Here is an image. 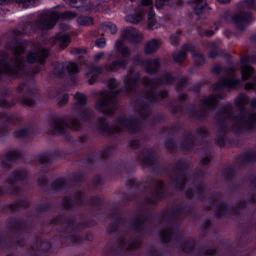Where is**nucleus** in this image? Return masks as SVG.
Segmentation results:
<instances>
[{
	"mask_svg": "<svg viewBox=\"0 0 256 256\" xmlns=\"http://www.w3.org/2000/svg\"><path fill=\"white\" fill-rule=\"evenodd\" d=\"M12 50L14 56L10 61L6 62L3 60L0 61V74L4 72L18 76L23 71L22 62L20 55L24 52V47L22 44L18 42L15 44Z\"/></svg>",
	"mask_w": 256,
	"mask_h": 256,
	"instance_id": "nucleus-1",
	"label": "nucleus"
},
{
	"mask_svg": "<svg viewBox=\"0 0 256 256\" xmlns=\"http://www.w3.org/2000/svg\"><path fill=\"white\" fill-rule=\"evenodd\" d=\"M114 46L116 52L121 54V56L124 58V60L114 62L112 65L107 66L106 70L111 72L116 71L120 68H124L129 58L130 50L127 47L125 46L123 41L117 40Z\"/></svg>",
	"mask_w": 256,
	"mask_h": 256,
	"instance_id": "nucleus-2",
	"label": "nucleus"
},
{
	"mask_svg": "<svg viewBox=\"0 0 256 256\" xmlns=\"http://www.w3.org/2000/svg\"><path fill=\"white\" fill-rule=\"evenodd\" d=\"M116 94L114 91L104 92L102 98L98 100L96 104V108L106 114L112 113L114 110L110 106V104L114 102Z\"/></svg>",
	"mask_w": 256,
	"mask_h": 256,
	"instance_id": "nucleus-3",
	"label": "nucleus"
},
{
	"mask_svg": "<svg viewBox=\"0 0 256 256\" xmlns=\"http://www.w3.org/2000/svg\"><path fill=\"white\" fill-rule=\"evenodd\" d=\"M59 16L57 13L47 11L40 16L38 27L43 30L50 29L54 27Z\"/></svg>",
	"mask_w": 256,
	"mask_h": 256,
	"instance_id": "nucleus-4",
	"label": "nucleus"
},
{
	"mask_svg": "<svg viewBox=\"0 0 256 256\" xmlns=\"http://www.w3.org/2000/svg\"><path fill=\"white\" fill-rule=\"evenodd\" d=\"M250 20L251 15L250 14L242 12L236 14L232 18L234 23L241 30L248 24Z\"/></svg>",
	"mask_w": 256,
	"mask_h": 256,
	"instance_id": "nucleus-5",
	"label": "nucleus"
},
{
	"mask_svg": "<svg viewBox=\"0 0 256 256\" xmlns=\"http://www.w3.org/2000/svg\"><path fill=\"white\" fill-rule=\"evenodd\" d=\"M122 38L132 42H138L142 39V35L138 30L132 28L124 29L122 33Z\"/></svg>",
	"mask_w": 256,
	"mask_h": 256,
	"instance_id": "nucleus-6",
	"label": "nucleus"
},
{
	"mask_svg": "<svg viewBox=\"0 0 256 256\" xmlns=\"http://www.w3.org/2000/svg\"><path fill=\"white\" fill-rule=\"evenodd\" d=\"M47 55L48 51L46 50H43L38 52L34 50L28 54L26 62H37L42 64Z\"/></svg>",
	"mask_w": 256,
	"mask_h": 256,
	"instance_id": "nucleus-7",
	"label": "nucleus"
},
{
	"mask_svg": "<svg viewBox=\"0 0 256 256\" xmlns=\"http://www.w3.org/2000/svg\"><path fill=\"white\" fill-rule=\"evenodd\" d=\"M146 12V10L142 6H138L136 9L135 13L126 16V20L128 22L138 24L143 20L144 15Z\"/></svg>",
	"mask_w": 256,
	"mask_h": 256,
	"instance_id": "nucleus-8",
	"label": "nucleus"
},
{
	"mask_svg": "<svg viewBox=\"0 0 256 256\" xmlns=\"http://www.w3.org/2000/svg\"><path fill=\"white\" fill-rule=\"evenodd\" d=\"M237 122L250 128L256 124V114H253L248 118L240 116L236 118Z\"/></svg>",
	"mask_w": 256,
	"mask_h": 256,
	"instance_id": "nucleus-9",
	"label": "nucleus"
},
{
	"mask_svg": "<svg viewBox=\"0 0 256 256\" xmlns=\"http://www.w3.org/2000/svg\"><path fill=\"white\" fill-rule=\"evenodd\" d=\"M116 128L113 130L112 132H117L121 129L126 128L130 132H132L131 129L135 128V126L130 122L124 118H120L117 120Z\"/></svg>",
	"mask_w": 256,
	"mask_h": 256,
	"instance_id": "nucleus-10",
	"label": "nucleus"
},
{
	"mask_svg": "<svg viewBox=\"0 0 256 256\" xmlns=\"http://www.w3.org/2000/svg\"><path fill=\"white\" fill-rule=\"evenodd\" d=\"M138 78L139 76L138 74H135L133 78L132 73L129 72L127 78L124 80V83L126 88L129 90L132 89L136 86V80Z\"/></svg>",
	"mask_w": 256,
	"mask_h": 256,
	"instance_id": "nucleus-11",
	"label": "nucleus"
},
{
	"mask_svg": "<svg viewBox=\"0 0 256 256\" xmlns=\"http://www.w3.org/2000/svg\"><path fill=\"white\" fill-rule=\"evenodd\" d=\"M160 44V40L156 39L148 42L144 47L145 52L150 54L156 52L158 49Z\"/></svg>",
	"mask_w": 256,
	"mask_h": 256,
	"instance_id": "nucleus-12",
	"label": "nucleus"
},
{
	"mask_svg": "<svg viewBox=\"0 0 256 256\" xmlns=\"http://www.w3.org/2000/svg\"><path fill=\"white\" fill-rule=\"evenodd\" d=\"M36 0H0V4L3 5L16 2L22 6L26 8L33 6Z\"/></svg>",
	"mask_w": 256,
	"mask_h": 256,
	"instance_id": "nucleus-13",
	"label": "nucleus"
},
{
	"mask_svg": "<svg viewBox=\"0 0 256 256\" xmlns=\"http://www.w3.org/2000/svg\"><path fill=\"white\" fill-rule=\"evenodd\" d=\"M102 69L100 67H94L86 74V77L89 78V82L92 84L97 78L98 75L101 72Z\"/></svg>",
	"mask_w": 256,
	"mask_h": 256,
	"instance_id": "nucleus-14",
	"label": "nucleus"
},
{
	"mask_svg": "<svg viewBox=\"0 0 256 256\" xmlns=\"http://www.w3.org/2000/svg\"><path fill=\"white\" fill-rule=\"evenodd\" d=\"M26 175V172L24 170H18L14 172L6 180L8 184H13L16 181L22 179Z\"/></svg>",
	"mask_w": 256,
	"mask_h": 256,
	"instance_id": "nucleus-15",
	"label": "nucleus"
},
{
	"mask_svg": "<svg viewBox=\"0 0 256 256\" xmlns=\"http://www.w3.org/2000/svg\"><path fill=\"white\" fill-rule=\"evenodd\" d=\"M18 158L16 152H10L6 154L5 160H3L2 162V166L4 169L6 170V168L10 166V163L12 160H14Z\"/></svg>",
	"mask_w": 256,
	"mask_h": 256,
	"instance_id": "nucleus-16",
	"label": "nucleus"
},
{
	"mask_svg": "<svg viewBox=\"0 0 256 256\" xmlns=\"http://www.w3.org/2000/svg\"><path fill=\"white\" fill-rule=\"evenodd\" d=\"M70 42V38L66 34L59 35L57 36L56 42L61 48H64Z\"/></svg>",
	"mask_w": 256,
	"mask_h": 256,
	"instance_id": "nucleus-17",
	"label": "nucleus"
},
{
	"mask_svg": "<svg viewBox=\"0 0 256 256\" xmlns=\"http://www.w3.org/2000/svg\"><path fill=\"white\" fill-rule=\"evenodd\" d=\"M254 69L248 66H244L241 68L242 78L246 80L254 74Z\"/></svg>",
	"mask_w": 256,
	"mask_h": 256,
	"instance_id": "nucleus-18",
	"label": "nucleus"
},
{
	"mask_svg": "<svg viewBox=\"0 0 256 256\" xmlns=\"http://www.w3.org/2000/svg\"><path fill=\"white\" fill-rule=\"evenodd\" d=\"M101 28L104 31L112 34H115L117 32V28L115 24L110 22H106L101 24Z\"/></svg>",
	"mask_w": 256,
	"mask_h": 256,
	"instance_id": "nucleus-19",
	"label": "nucleus"
},
{
	"mask_svg": "<svg viewBox=\"0 0 256 256\" xmlns=\"http://www.w3.org/2000/svg\"><path fill=\"white\" fill-rule=\"evenodd\" d=\"M158 60H150L146 64V70L148 73H152L156 70L158 66Z\"/></svg>",
	"mask_w": 256,
	"mask_h": 256,
	"instance_id": "nucleus-20",
	"label": "nucleus"
},
{
	"mask_svg": "<svg viewBox=\"0 0 256 256\" xmlns=\"http://www.w3.org/2000/svg\"><path fill=\"white\" fill-rule=\"evenodd\" d=\"M77 21L79 24L83 26H90L92 24V19L88 16H80Z\"/></svg>",
	"mask_w": 256,
	"mask_h": 256,
	"instance_id": "nucleus-21",
	"label": "nucleus"
},
{
	"mask_svg": "<svg viewBox=\"0 0 256 256\" xmlns=\"http://www.w3.org/2000/svg\"><path fill=\"white\" fill-rule=\"evenodd\" d=\"M76 99V104L78 106H83L86 102V98L82 94L76 93L74 95Z\"/></svg>",
	"mask_w": 256,
	"mask_h": 256,
	"instance_id": "nucleus-22",
	"label": "nucleus"
},
{
	"mask_svg": "<svg viewBox=\"0 0 256 256\" xmlns=\"http://www.w3.org/2000/svg\"><path fill=\"white\" fill-rule=\"evenodd\" d=\"M217 102V98L215 96H212L204 100L202 102V104L205 106H210L214 105Z\"/></svg>",
	"mask_w": 256,
	"mask_h": 256,
	"instance_id": "nucleus-23",
	"label": "nucleus"
},
{
	"mask_svg": "<svg viewBox=\"0 0 256 256\" xmlns=\"http://www.w3.org/2000/svg\"><path fill=\"white\" fill-rule=\"evenodd\" d=\"M239 81L238 80H232L231 78H228V79L223 80L222 86H228V88H233L236 84Z\"/></svg>",
	"mask_w": 256,
	"mask_h": 256,
	"instance_id": "nucleus-24",
	"label": "nucleus"
},
{
	"mask_svg": "<svg viewBox=\"0 0 256 256\" xmlns=\"http://www.w3.org/2000/svg\"><path fill=\"white\" fill-rule=\"evenodd\" d=\"M66 68L70 74L75 73L78 70V66L76 64L72 62H68L66 64Z\"/></svg>",
	"mask_w": 256,
	"mask_h": 256,
	"instance_id": "nucleus-25",
	"label": "nucleus"
},
{
	"mask_svg": "<svg viewBox=\"0 0 256 256\" xmlns=\"http://www.w3.org/2000/svg\"><path fill=\"white\" fill-rule=\"evenodd\" d=\"M68 126L63 120H58L56 123L55 129L58 132H63L64 127Z\"/></svg>",
	"mask_w": 256,
	"mask_h": 256,
	"instance_id": "nucleus-26",
	"label": "nucleus"
},
{
	"mask_svg": "<svg viewBox=\"0 0 256 256\" xmlns=\"http://www.w3.org/2000/svg\"><path fill=\"white\" fill-rule=\"evenodd\" d=\"M247 102V99L244 96H238L235 100V104L238 107H241Z\"/></svg>",
	"mask_w": 256,
	"mask_h": 256,
	"instance_id": "nucleus-27",
	"label": "nucleus"
},
{
	"mask_svg": "<svg viewBox=\"0 0 256 256\" xmlns=\"http://www.w3.org/2000/svg\"><path fill=\"white\" fill-rule=\"evenodd\" d=\"M173 56L174 60L178 62H182L186 58V54L184 52H175Z\"/></svg>",
	"mask_w": 256,
	"mask_h": 256,
	"instance_id": "nucleus-28",
	"label": "nucleus"
},
{
	"mask_svg": "<svg viewBox=\"0 0 256 256\" xmlns=\"http://www.w3.org/2000/svg\"><path fill=\"white\" fill-rule=\"evenodd\" d=\"M170 0H155L156 7L158 9H160L162 6L168 4Z\"/></svg>",
	"mask_w": 256,
	"mask_h": 256,
	"instance_id": "nucleus-29",
	"label": "nucleus"
},
{
	"mask_svg": "<svg viewBox=\"0 0 256 256\" xmlns=\"http://www.w3.org/2000/svg\"><path fill=\"white\" fill-rule=\"evenodd\" d=\"M194 2L198 4L197 7L195 8L194 10L196 14H199V12H201L203 8V2L204 0H194Z\"/></svg>",
	"mask_w": 256,
	"mask_h": 256,
	"instance_id": "nucleus-30",
	"label": "nucleus"
},
{
	"mask_svg": "<svg viewBox=\"0 0 256 256\" xmlns=\"http://www.w3.org/2000/svg\"><path fill=\"white\" fill-rule=\"evenodd\" d=\"M28 131L25 129H22L14 132V136L16 138L24 137L27 134Z\"/></svg>",
	"mask_w": 256,
	"mask_h": 256,
	"instance_id": "nucleus-31",
	"label": "nucleus"
},
{
	"mask_svg": "<svg viewBox=\"0 0 256 256\" xmlns=\"http://www.w3.org/2000/svg\"><path fill=\"white\" fill-rule=\"evenodd\" d=\"M159 24L156 22L155 20H150L148 22V27L149 28L154 30L158 28Z\"/></svg>",
	"mask_w": 256,
	"mask_h": 256,
	"instance_id": "nucleus-32",
	"label": "nucleus"
},
{
	"mask_svg": "<svg viewBox=\"0 0 256 256\" xmlns=\"http://www.w3.org/2000/svg\"><path fill=\"white\" fill-rule=\"evenodd\" d=\"M192 58L197 64H200L204 62V58L200 54H194Z\"/></svg>",
	"mask_w": 256,
	"mask_h": 256,
	"instance_id": "nucleus-33",
	"label": "nucleus"
},
{
	"mask_svg": "<svg viewBox=\"0 0 256 256\" xmlns=\"http://www.w3.org/2000/svg\"><path fill=\"white\" fill-rule=\"evenodd\" d=\"M68 100V96L67 94H64L62 97L58 98V104L62 106L65 104Z\"/></svg>",
	"mask_w": 256,
	"mask_h": 256,
	"instance_id": "nucleus-34",
	"label": "nucleus"
},
{
	"mask_svg": "<svg viewBox=\"0 0 256 256\" xmlns=\"http://www.w3.org/2000/svg\"><path fill=\"white\" fill-rule=\"evenodd\" d=\"M96 45L98 48H103L106 45V41L104 38L98 39L96 42Z\"/></svg>",
	"mask_w": 256,
	"mask_h": 256,
	"instance_id": "nucleus-35",
	"label": "nucleus"
},
{
	"mask_svg": "<svg viewBox=\"0 0 256 256\" xmlns=\"http://www.w3.org/2000/svg\"><path fill=\"white\" fill-rule=\"evenodd\" d=\"M170 231H166L162 234L161 238L164 241H167L170 239Z\"/></svg>",
	"mask_w": 256,
	"mask_h": 256,
	"instance_id": "nucleus-36",
	"label": "nucleus"
},
{
	"mask_svg": "<svg viewBox=\"0 0 256 256\" xmlns=\"http://www.w3.org/2000/svg\"><path fill=\"white\" fill-rule=\"evenodd\" d=\"M66 2H68L69 4L72 7H78L79 6L76 5V3H78V2H80L82 0H64Z\"/></svg>",
	"mask_w": 256,
	"mask_h": 256,
	"instance_id": "nucleus-37",
	"label": "nucleus"
},
{
	"mask_svg": "<svg viewBox=\"0 0 256 256\" xmlns=\"http://www.w3.org/2000/svg\"><path fill=\"white\" fill-rule=\"evenodd\" d=\"M142 6H142L144 9V6H152V2L151 0H142Z\"/></svg>",
	"mask_w": 256,
	"mask_h": 256,
	"instance_id": "nucleus-38",
	"label": "nucleus"
},
{
	"mask_svg": "<svg viewBox=\"0 0 256 256\" xmlns=\"http://www.w3.org/2000/svg\"><path fill=\"white\" fill-rule=\"evenodd\" d=\"M245 88L248 90L252 89L256 90V84L253 82L247 83L245 86Z\"/></svg>",
	"mask_w": 256,
	"mask_h": 256,
	"instance_id": "nucleus-39",
	"label": "nucleus"
},
{
	"mask_svg": "<svg viewBox=\"0 0 256 256\" xmlns=\"http://www.w3.org/2000/svg\"><path fill=\"white\" fill-rule=\"evenodd\" d=\"M64 15L66 18H73L76 16V14L72 12H70V11H67V12H65L64 13Z\"/></svg>",
	"mask_w": 256,
	"mask_h": 256,
	"instance_id": "nucleus-40",
	"label": "nucleus"
},
{
	"mask_svg": "<svg viewBox=\"0 0 256 256\" xmlns=\"http://www.w3.org/2000/svg\"><path fill=\"white\" fill-rule=\"evenodd\" d=\"M72 52L75 54H83L86 52V50L84 49L76 48L72 50Z\"/></svg>",
	"mask_w": 256,
	"mask_h": 256,
	"instance_id": "nucleus-41",
	"label": "nucleus"
},
{
	"mask_svg": "<svg viewBox=\"0 0 256 256\" xmlns=\"http://www.w3.org/2000/svg\"><path fill=\"white\" fill-rule=\"evenodd\" d=\"M78 125H79V124H78V122H77V120H73L72 122L71 127L72 128H73L75 130H78Z\"/></svg>",
	"mask_w": 256,
	"mask_h": 256,
	"instance_id": "nucleus-42",
	"label": "nucleus"
},
{
	"mask_svg": "<svg viewBox=\"0 0 256 256\" xmlns=\"http://www.w3.org/2000/svg\"><path fill=\"white\" fill-rule=\"evenodd\" d=\"M178 40V38L175 35H172L170 38V43L172 44H176Z\"/></svg>",
	"mask_w": 256,
	"mask_h": 256,
	"instance_id": "nucleus-43",
	"label": "nucleus"
},
{
	"mask_svg": "<svg viewBox=\"0 0 256 256\" xmlns=\"http://www.w3.org/2000/svg\"><path fill=\"white\" fill-rule=\"evenodd\" d=\"M104 56V53L103 52H100L98 54H97L94 56V60L95 61H98L100 59H101Z\"/></svg>",
	"mask_w": 256,
	"mask_h": 256,
	"instance_id": "nucleus-44",
	"label": "nucleus"
},
{
	"mask_svg": "<svg viewBox=\"0 0 256 256\" xmlns=\"http://www.w3.org/2000/svg\"><path fill=\"white\" fill-rule=\"evenodd\" d=\"M172 78L170 76V74H168L166 77V80L164 82H162L164 84H169L171 82Z\"/></svg>",
	"mask_w": 256,
	"mask_h": 256,
	"instance_id": "nucleus-45",
	"label": "nucleus"
},
{
	"mask_svg": "<svg viewBox=\"0 0 256 256\" xmlns=\"http://www.w3.org/2000/svg\"><path fill=\"white\" fill-rule=\"evenodd\" d=\"M221 70V68L220 66H216L212 69V72L216 74H218Z\"/></svg>",
	"mask_w": 256,
	"mask_h": 256,
	"instance_id": "nucleus-46",
	"label": "nucleus"
},
{
	"mask_svg": "<svg viewBox=\"0 0 256 256\" xmlns=\"http://www.w3.org/2000/svg\"><path fill=\"white\" fill-rule=\"evenodd\" d=\"M89 112L87 110H84L83 112V115H80L79 118L81 120H86L87 116Z\"/></svg>",
	"mask_w": 256,
	"mask_h": 256,
	"instance_id": "nucleus-47",
	"label": "nucleus"
},
{
	"mask_svg": "<svg viewBox=\"0 0 256 256\" xmlns=\"http://www.w3.org/2000/svg\"><path fill=\"white\" fill-rule=\"evenodd\" d=\"M144 84L146 86H153V84H152V80H146V79L144 80Z\"/></svg>",
	"mask_w": 256,
	"mask_h": 256,
	"instance_id": "nucleus-48",
	"label": "nucleus"
},
{
	"mask_svg": "<svg viewBox=\"0 0 256 256\" xmlns=\"http://www.w3.org/2000/svg\"><path fill=\"white\" fill-rule=\"evenodd\" d=\"M155 16L154 12L152 10H150L149 12L148 15V20H153L152 18Z\"/></svg>",
	"mask_w": 256,
	"mask_h": 256,
	"instance_id": "nucleus-49",
	"label": "nucleus"
},
{
	"mask_svg": "<svg viewBox=\"0 0 256 256\" xmlns=\"http://www.w3.org/2000/svg\"><path fill=\"white\" fill-rule=\"evenodd\" d=\"M109 84L111 87H114L116 85V82L114 80H110Z\"/></svg>",
	"mask_w": 256,
	"mask_h": 256,
	"instance_id": "nucleus-50",
	"label": "nucleus"
},
{
	"mask_svg": "<svg viewBox=\"0 0 256 256\" xmlns=\"http://www.w3.org/2000/svg\"><path fill=\"white\" fill-rule=\"evenodd\" d=\"M218 1L222 4H226L230 2V0H218Z\"/></svg>",
	"mask_w": 256,
	"mask_h": 256,
	"instance_id": "nucleus-51",
	"label": "nucleus"
},
{
	"mask_svg": "<svg viewBox=\"0 0 256 256\" xmlns=\"http://www.w3.org/2000/svg\"><path fill=\"white\" fill-rule=\"evenodd\" d=\"M250 104L252 107L256 106V100H252L250 101Z\"/></svg>",
	"mask_w": 256,
	"mask_h": 256,
	"instance_id": "nucleus-52",
	"label": "nucleus"
},
{
	"mask_svg": "<svg viewBox=\"0 0 256 256\" xmlns=\"http://www.w3.org/2000/svg\"><path fill=\"white\" fill-rule=\"evenodd\" d=\"M213 34V32H206V35L208 36H210L212 35Z\"/></svg>",
	"mask_w": 256,
	"mask_h": 256,
	"instance_id": "nucleus-53",
	"label": "nucleus"
},
{
	"mask_svg": "<svg viewBox=\"0 0 256 256\" xmlns=\"http://www.w3.org/2000/svg\"><path fill=\"white\" fill-rule=\"evenodd\" d=\"M26 104H31V102H30V100H28V101L26 102Z\"/></svg>",
	"mask_w": 256,
	"mask_h": 256,
	"instance_id": "nucleus-54",
	"label": "nucleus"
},
{
	"mask_svg": "<svg viewBox=\"0 0 256 256\" xmlns=\"http://www.w3.org/2000/svg\"><path fill=\"white\" fill-rule=\"evenodd\" d=\"M210 56L211 57V58H213L214 57V54H213L212 52H211L210 54Z\"/></svg>",
	"mask_w": 256,
	"mask_h": 256,
	"instance_id": "nucleus-55",
	"label": "nucleus"
},
{
	"mask_svg": "<svg viewBox=\"0 0 256 256\" xmlns=\"http://www.w3.org/2000/svg\"><path fill=\"white\" fill-rule=\"evenodd\" d=\"M131 2H134V1L135 0H130Z\"/></svg>",
	"mask_w": 256,
	"mask_h": 256,
	"instance_id": "nucleus-56",
	"label": "nucleus"
}]
</instances>
